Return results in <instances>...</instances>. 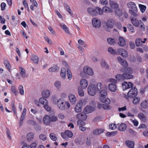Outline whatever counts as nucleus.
Here are the masks:
<instances>
[{
    "label": "nucleus",
    "mask_w": 148,
    "mask_h": 148,
    "mask_svg": "<svg viewBox=\"0 0 148 148\" xmlns=\"http://www.w3.org/2000/svg\"><path fill=\"white\" fill-rule=\"evenodd\" d=\"M57 105L59 109L61 110L69 108L70 107V103L63 98L58 99L57 102Z\"/></svg>",
    "instance_id": "obj_1"
},
{
    "label": "nucleus",
    "mask_w": 148,
    "mask_h": 148,
    "mask_svg": "<svg viewBox=\"0 0 148 148\" xmlns=\"http://www.w3.org/2000/svg\"><path fill=\"white\" fill-rule=\"evenodd\" d=\"M87 12L90 14L94 16H97L98 14H103L102 9L99 7H96L95 8H88L87 9Z\"/></svg>",
    "instance_id": "obj_2"
},
{
    "label": "nucleus",
    "mask_w": 148,
    "mask_h": 148,
    "mask_svg": "<svg viewBox=\"0 0 148 148\" xmlns=\"http://www.w3.org/2000/svg\"><path fill=\"white\" fill-rule=\"evenodd\" d=\"M114 23L115 21L113 19H110L107 22L106 25L104 26V27L106 31L110 32L113 27Z\"/></svg>",
    "instance_id": "obj_3"
},
{
    "label": "nucleus",
    "mask_w": 148,
    "mask_h": 148,
    "mask_svg": "<svg viewBox=\"0 0 148 148\" xmlns=\"http://www.w3.org/2000/svg\"><path fill=\"white\" fill-rule=\"evenodd\" d=\"M40 102L44 105V107L45 109L47 111H50L51 110V108L48 105V103L47 101L43 98H41L39 99Z\"/></svg>",
    "instance_id": "obj_4"
},
{
    "label": "nucleus",
    "mask_w": 148,
    "mask_h": 148,
    "mask_svg": "<svg viewBox=\"0 0 148 148\" xmlns=\"http://www.w3.org/2000/svg\"><path fill=\"white\" fill-rule=\"evenodd\" d=\"M138 94V90L136 87L132 88L127 93L128 97L132 98L135 97Z\"/></svg>",
    "instance_id": "obj_5"
},
{
    "label": "nucleus",
    "mask_w": 148,
    "mask_h": 148,
    "mask_svg": "<svg viewBox=\"0 0 148 148\" xmlns=\"http://www.w3.org/2000/svg\"><path fill=\"white\" fill-rule=\"evenodd\" d=\"M96 90L95 86L93 84L89 85L88 88V94L91 96H94L96 94Z\"/></svg>",
    "instance_id": "obj_6"
},
{
    "label": "nucleus",
    "mask_w": 148,
    "mask_h": 148,
    "mask_svg": "<svg viewBox=\"0 0 148 148\" xmlns=\"http://www.w3.org/2000/svg\"><path fill=\"white\" fill-rule=\"evenodd\" d=\"M133 84L131 82H124L122 84V87L124 90L132 88Z\"/></svg>",
    "instance_id": "obj_7"
},
{
    "label": "nucleus",
    "mask_w": 148,
    "mask_h": 148,
    "mask_svg": "<svg viewBox=\"0 0 148 148\" xmlns=\"http://www.w3.org/2000/svg\"><path fill=\"white\" fill-rule=\"evenodd\" d=\"M131 21L132 24L136 27H138L140 24H142V21L141 20H138L137 19L133 17L131 18Z\"/></svg>",
    "instance_id": "obj_8"
},
{
    "label": "nucleus",
    "mask_w": 148,
    "mask_h": 148,
    "mask_svg": "<svg viewBox=\"0 0 148 148\" xmlns=\"http://www.w3.org/2000/svg\"><path fill=\"white\" fill-rule=\"evenodd\" d=\"M84 72L86 74L91 76L93 74L92 69L88 66H86L83 68Z\"/></svg>",
    "instance_id": "obj_9"
},
{
    "label": "nucleus",
    "mask_w": 148,
    "mask_h": 148,
    "mask_svg": "<svg viewBox=\"0 0 148 148\" xmlns=\"http://www.w3.org/2000/svg\"><path fill=\"white\" fill-rule=\"evenodd\" d=\"M92 25L95 28L99 27L101 25V21L96 18H93L92 20Z\"/></svg>",
    "instance_id": "obj_10"
},
{
    "label": "nucleus",
    "mask_w": 148,
    "mask_h": 148,
    "mask_svg": "<svg viewBox=\"0 0 148 148\" xmlns=\"http://www.w3.org/2000/svg\"><path fill=\"white\" fill-rule=\"evenodd\" d=\"M83 103L81 101H79L76 105L75 108V110L77 113L80 112L82 110Z\"/></svg>",
    "instance_id": "obj_11"
},
{
    "label": "nucleus",
    "mask_w": 148,
    "mask_h": 148,
    "mask_svg": "<svg viewBox=\"0 0 148 148\" xmlns=\"http://www.w3.org/2000/svg\"><path fill=\"white\" fill-rule=\"evenodd\" d=\"M76 117L78 120L85 121L87 118V116L86 114L84 112H81L77 114Z\"/></svg>",
    "instance_id": "obj_12"
},
{
    "label": "nucleus",
    "mask_w": 148,
    "mask_h": 148,
    "mask_svg": "<svg viewBox=\"0 0 148 148\" xmlns=\"http://www.w3.org/2000/svg\"><path fill=\"white\" fill-rule=\"evenodd\" d=\"M118 54H121L123 57L126 58L128 56L127 51L125 50L119 48L118 49Z\"/></svg>",
    "instance_id": "obj_13"
},
{
    "label": "nucleus",
    "mask_w": 148,
    "mask_h": 148,
    "mask_svg": "<svg viewBox=\"0 0 148 148\" xmlns=\"http://www.w3.org/2000/svg\"><path fill=\"white\" fill-rule=\"evenodd\" d=\"M117 60L120 62V64L124 68L128 66V64L127 62L120 57H118Z\"/></svg>",
    "instance_id": "obj_14"
},
{
    "label": "nucleus",
    "mask_w": 148,
    "mask_h": 148,
    "mask_svg": "<svg viewBox=\"0 0 148 148\" xmlns=\"http://www.w3.org/2000/svg\"><path fill=\"white\" fill-rule=\"evenodd\" d=\"M108 88L110 91L113 92L116 91L117 89L116 85L115 84L113 83H110L109 84Z\"/></svg>",
    "instance_id": "obj_15"
},
{
    "label": "nucleus",
    "mask_w": 148,
    "mask_h": 148,
    "mask_svg": "<svg viewBox=\"0 0 148 148\" xmlns=\"http://www.w3.org/2000/svg\"><path fill=\"white\" fill-rule=\"evenodd\" d=\"M110 5L112 8L114 9V10L119 8V5L116 2L110 0Z\"/></svg>",
    "instance_id": "obj_16"
},
{
    "label": "nucleus",
    "mask_w": 148,
    "mask_h": 148,
    "mask_svg": "<svg viewBox=\"0 0 148 148\" xmlns=\"http://www.w3.org/2000/svg\"><path fill=\"white\" fill-rule=\"evenodd\" d=\"M80 85L82 89H85L88 86V81L85 79H82L80 81Z\"/></svg>",
    "instance_id": "obj_17"
},
{
    "label": "nucleus",
    "mask_w": 148,
    "mask_h": 148,
    "mask_svg": "<svg viewBox=\"0 0 148 148\" xmlns=\"http://www.w3.org/2000/svg\"><path fill=\"white\" fill-rule=\"evenodd\" d=\"M117 126L118 130L121 131L125 130L127 127L126 124L123 123L117 124Z\"/></svg>",
    "instance_id": "obj_18"
},
{
    "label": "nucleus",
    "mask_w": 148,
    "mask_h": 148,
    "mask_svg": "<svg viewBox=\"0 0 148 148\" xmlns=\"http://www.w3.org/2000/svg\"><path fill=\"white\" fill-rule=\"evenodd\" d=\"M44 124L46 125H49L51 122V118L49 116L45 115L43 119Z\"/></svg>",
    "instance_id": "obj_19"
},
{
    "label": "nucleus",
    "mask_w": 148,
    "mask_h": 148,
    "mask_svg": "<svg viewBox=\"0 0 148 148\" xmlns=\"http://www.w3.org/2000/svg\"><path fill=\"white\" fill-rule=\"evenodd\" d=\"M121 71L123 73H127L130 74L133 73L132 69L130 68H125L121 69Z\"/></svg>",
    "instance_id": "obj_20"
},
{
    "label": "nucleus",
    "mask_w": 148,
    "mask_h": 148,
    "mask_svg": "<svg viewBox=\"0 0 148 148\" xmlns=\"http://www.w3.org/2000/svg\"><path fill=\"white\" fill-rule=\"evenodd\" d=\"M69 98L72 104L75 103L76 101V99L75 95L73 94H70L69 96Z\"/></svg>",
    "instance_id": "obj_21"
},
{
    "label": "nucleus",
    "mask_w": 148,
    "mask_h": 148,
    "mask_svg": "<svg viewBox=\"0 0 148 148\" xmlns=\"http://www.w3.org/2000/svg\"><path fill=\"white\" fill-rule=\"evenodd\" d=\"M119 42L118 44L121 47H124L126 44L124 38L120 36L119 38Z\"/></svg>",
    "instance_id": "obj_22"
},
{
    "label": "nucleus",
    "mask_w": 148,
    "mask_h": 148,
    "mask_svg": "<svg viewBox=\"0 0 148 148\" xmlns=\"http://www.w3.org/2000/svg\"><path fill=\"white\" fill-rule=\"evenodd\" d=\"M127 5L129 8L132 9L135 11L136 10V6L134 3L132 2H129L127 3Z\"/></svg>",
    "instance_id": "obj_23"
},
{
    "label": "nucleus",
    "mask_w": 148,
    "mask_h": 148,
    "mask_svg": "<svg viewBox=\"0 0 148 148\" xmlns=\"http://www.w3.org/2000/svg\"><path fill=\"white\" fill-rule=\"evenodd\" d=\"M99 99L101 102L105 103L107 105H109L111 102V101L109 98L105 97L99 98Z\"/></svg>",
    "instance_id": "obj_24"
},
{
    "label": "nucleus",
    "mask_w": 148,
    "mask_h": 148,
    "mask_svg": "<svg viewBox=\"0 0 148 148\" xmlns=\"http://www.w3.org/2000/svg\"><path fill=\"white\" fill-rule=\"evenodd\" d=\"M99 99L101 102L105 103L107 105H109L111 102V101L109 98L105 97L99 98Z\"/></svg>",
    "instance_id": "obj_25"
},
{
    "label": "nucleus",
    "mask_w": 148,
    "mask_h": 148,
    "mask_svg": "<svg viewBox=\"0 0 148 148\" xmlns=\"http://www.w3.org/2000/svg\"><path fill=\"white\" fill-rule=\"evenodd\" d=\"M19 69L20 71V73L22 77L23 78L27 77V76L26 75L25 69L21 67H19Z\"/></svg>",
    "instance_id": "obj_26"
},
{
    "label": "nucleus",
    "mask_w": 148,
    "mask_h": 148,
    "mask_svg": "<svg viewBox=\"0 0 148 148\" xmlns=\"http://www.w3.org/2000/svg\"><path fill=\"white\" fill-rule=\"evenodd\" d=\"M125 143L127 145L129 148H134V142L130 140H127L125 141Z\"/></svg>",
    "instance_id": "obj_27"
},
{
    "label": "nucleus",
    "mask_w": 148,
    "mask_h": 148,
    "mask_svg": "<svg viewBox=\"0 0 148 148\" xmlns=\"http://www.w3.org/2000/svg\"><path fill=\"white\" fill-rule=\"evenodd\" d=\"M31 60L35 64H37L39 61V59L38 57L34 54L32 55Z\"/></svg>",
    "instance_id": "obj_28"
},
{
    "label": "nucleus",
    "mask_w": 148,
    "mask_h": 148,
    "mask_svg": "<svg viewBox=\"0 0 148 148\" xmlns=\"http://www.w3.org/2000/svg\"><path fill=\"white\" fill-rule=\"evenodd\" d=\"M102 10L103 12H104L106 13H109L112 12V9L110 8L107 6L103 7Z\"/></svg>",
    "instance_id": "obj_29"
},
{
    "label": "nucleus",
    "mask_w": 148,
    "mask_h": 148,
    "mask_svg": "<svg viewBox=\"0 0 148 148\" xmlns=\"http://www.w3.org/2000/svg\"><path fill=\"white\" fill-rule=\"evenodd\" d=\"M108 51L111 54L113 55H116L118 54V49L116 51L111 47H110L108 48Z\"/></svg>",
    "instance_id": "obj_30"
},
{
    "label": "nucleus",
    "mask_w": 148,
    "mask_h": 148,
    "mask_svg": "<svg viewBox=\"0 0 148 148\" xmlns=\"http://www.w3.org/2000/svg\"><path fill=\"white\" fill-rule=\"evenodd\" d=\"M138 117L141 121L144 122L147 120V117L143 113L139 114H138Z\"/></svg>",
    "instance_id": "obj_31"
},
{
    "label": "nucleus",
    "mask_w": 148,
    "mask_h": 148,
    "mask_svg": "<svg viewBox=\"0 0 148 148\" xmlns=\"http://www.w3.org/2000/svg\"><path fill=\"white\" fill-rule=\"evenodd\" d=\"M100 92V98H102L105 97L107 95V92L105 90H102L99 92Z\"/></svg>",
    "instance_id": "obj_32"
},
{
    "label": "nucleus",
    "mask_w": 148,
    "mask_h": 148,
    "mask_svg": "<svg viewBox=\"0 0 148 148\" xmlns=\"http://www.w3.org/2000/svg\"><path fill=\"white\" fill-rule=\"evenodd\" d=\"M50 94V92L48 90H44L42 92V97L45 98L48 97Z\"/></svg>",
    "instance_id": "obj_33"
},
{
    "label": "nucleus",
    "mask_w": 148,
    "mask_h": 148,
    "mask_svg": "<svg viewBox=\"0 0 148 148\" xmlns=\"http://www.w3.org/2000/svg\"><path fill=\"white\" fill-rule=\"evenodd\" d=\"M140 106L144 108H148V99L143 101L141 103Z\"/></svg>",
    "instance_id": "obj_34"
},
{
    "label": "nucleus",
    "mask_w": 148,
    "mask_h": 148,
    "mask_svg": "<svg viewBox=\"0 0 148 148\" xmlns=\"http://www.w3.org/2000/svg\"><path fill=\"white\" fill-rule=\"evenodd\" d=\"M34 137V134L31 132L28 134L27 136V140L28 141H30L33 139Z\"/></svg>",
    "instance_id": "obj_35"
},
{
    "label": "nucleus",
    "mask_w": 148,
    "mask_h": 148,
    "mask_svg": "<svg viewBox=\"0 0 148 148\" xmlns=\"http://www.w3.org/2000/svg\"><path fill=\"white\" fill-rule=\"evenodd\" d=\"M104 131V130L103 129H96L93 130V133L94 135H97L102 133Z\"/></svg>",
    "instance_id": "obj_36"
},
{
    "label": "nucleus",
    "mask_w": 148,
    "mask_h": 148,
    "mask_svg": "<svg viewBox=\"0 0 148 148\" xmlns=\"http://www.w3.org/2000/svg\"><path fill=\"white\" fill-rule=\"evenodd\" d=\"M138 10L136 8V10H134L133 9H130L129 10V13L132 15L134 17H136L138 16V15L136 14Z\"/></svg>",
    "instance_id": "obj_37"
},
{
    "label": "nucleus",
    "mask_w": 148,
    "mask_h": 148,
    "mask_svg": "<svg viewBox=\"0 0 148 148\" xmlns=\"http://www.w3.org/2000/svg\"><path fill=\"white\" fill-rule=\"evenodd\" d=\"M60 25L63 29L64 30L66 33L67 34H69L70 33L67 27L65 24L62 23H60Z\"/></svg>",
    "instance_id": "obj_38"
},
{
    "label": "nucleus",
    "mask_w": 148,
    "mask_h": 148,
    "mask_svg": "<svg viewBox=\"0 0 148 148\" xmlns=\"http://www.w3.org/2000/svg\"><path fill=\"white\" fill-rule=\"evenodd\" d=\"M115 14L119 16H121L122 15V12L121 9L119 8L116 10H114Z\"/></svg>",
    "instance_id": "obj_39"
},
{
    "label": "nucleus",
    "mask_w": 148,
    "mask_h": 148,
    "mask_svg": "<svg viewBox=\"0 0 148 148\" xmlns=\"http://www.w3.org/2000/svg\"><path fill=\"white\" fill-rule=\"evenodd\" d=\"M115 77L117 80H119L122 81L124 79V75H123V74H117L115 76Z\"/></svg>",
    "instance_id": "obj_40"
},
{
    "label": "nucleus",
    "mask_w": 148,
    "mask_h": 148,
    "mask_svg": "<svg viewBox=\"0 0 148 148\" xmlns=\"http://www.w3.org/2000/svg\"><path fill=\"white\" fill-rule=\"evenodd\" d=\"M107 40L108 43L110 45H113L116 43L115 40L112 38H108Z\"/></svg>",
    "instance_id": "obj_41"
},
{
    "label": "nucleus",
    "mask_w": 148,
    "mask_h": 148,
    "mask_svg": "<svg viewBox=\"0 0 148 148\" xmlns=\"http://www.w3.org/2000/svg\"><path fill=\"white\" fill-rule=\"evenodd\" d=\"M101 66L102 67L106 69H108L109 68V66L104 60L102 61L101 62Z\"/></svg>",
    "instance_id": "obj_42"
},
{
    "label": "nucleus",
    "mask_w": 148,
    "mask_h": 148,
    "mask_svg": "<svg viewBox=\"0 0 148 148\" xmlns=\"http://www.w3.org/2000/svg\"><path fill=\"white\" fill-rule=\"evenodd\" d=\"M102 84L100 82L98 83L96 86V90L98 92L102 89Z\"/></svg>",
    "instance_id": "obj_43"
},
{
    "label": "nucleus",
    "mask_w": 148,
    "mask_h": 148,
    "mask_svg": "<svg viewBox=\"0 0 148 148\" xmlns=\"http://www.w3.org/2000/svg\"><path fill=\"white\" fill-rule=\"evenodd\" d=\"M123 74V75L124 79H132L133 78V76L132 75L127 73H124Z\"/></svg>",
    "instance_id": "obj_44"
},
{
    "label": "nucleus",
    "mask_w": 148,
    "mask_h": 148,
    "mask_svg": "<svg viewBox=\"0 0 148 148\" xmlns=\"http://www.w3.org/2000/svg\"><path fill=\"white\" fill-rule=\"evenodd\" d=\"M142 43V39L141 38H138L135 40V44L137 47L141 46Z\"/></svg>",
    "instance_id": "obj_45"
},
{
    "label": "nucleus",
    "mask_w": 148,
    "mask_h": 148,
    "mask_svg": "<svg viewBox=\"0 0 148 148\" xmlns=\"http://www.w3.org/2000/svg\"><path fill=\"white\" fill-rule=\"evenodd\" d=\"M138 6L141 12L142 13L144 12L146 9V6L141 4H139Z\"/></svg>",
    "instance_id": "obj_46"
},
{
    "label": "nucleus",
    "mask_w": 148,
    "mask_h": 148,
    "mask_svg": "<svg viewBox=\"0 0 148 148\" xmlns=\"http://www.w3.org/2000/svg\"><path fill=\"white\" fill-rule=\"evenodd\" d=\"M75 142L77 143L80 144H82L84 143V141L82 140V138L80 137H78L75 138Z\"/></svg>",
    "instance_id": "obj_47"
},
{
    "label": "nucleus",
    "mask_w": 148,
    "mask_h": 148,
    "mask_svg": "<svg viewBox=\"0 0 148 148\" xmlns=\"http://www.w3.org/2000/svg\"><path fill=\"white\" fill-rule=\"evenodd\" d=\"M59 68L57 66H54L49 69V71L50 72H55Z\"/></svg>",
    "instance_id": "obj_48"
},
{
    "label": "nucleus",
    "mask_w": 148,
    "mask_h": 148,
    "mask_svg": "<svg viewBox=\"0 0 148 148\" xmlns=\"http://www.w3.org/2000/svg\"><path fill=\"white\" fill-rule=\"evenodd\" d=\"M50 138L53 141H55L57 139V137L56 134L53 133H51L49 135Z\"/></svg>",
    "instance_id": "obj_49"
},
{
    "label": "nucleus",
    "mask_w": 148,
    "mask_h": 148,
    "mask_svg": "<svg viewBox=\"0 0 148 148\" xmlns=\"http://www.w3.org/2000/svg\"><path fill=\"white\" fill-rule=\"evenodd\" d=\"M64 8L71 15H72L73 14L71 11V10L70 8V7L68 6L66 4H65L64 5Z\"/></svg>",
    "instance_id": "obj_50"
},
{
    "label": "nucleus",
    "mask_w": 148,
    "mask_h": 148,
    "mask_svg": "<svg viewBox=\"0 0 148 148\" xmlns=\"http://www.w3.org/2000/svg\"><path fill=\"white\" fill-rule=\"evenodd\" d=\"M66 135L69 138H71L73 135V133L71 131L69 130L65 131Z\"/></svg>",
    "instance_id": "obj_51"
},
{
    "label": "nucleus",
    "mask_w": 148,
    "mask_h": 148,
    "mask_svg": "<svg viewBox=\"0 0 148 148\" xmlns=\"http://www.w3.org/2000/svg\"><path fill=\"white\" fill-rule=\"evenodd\" d=\"M127 27L129 30L131 31V32H134V27L131 24H128L127 25Z\"/></svg>",
    "instance_id": "obj_52"
},
{
    "label": "nucleus",
    "mask_w": 148,
    "mask_h": 148,
    "mask_svg": "<svg viewBox=\"0 0 148 148\" xmlns=\"http://www.w3.org/2000/svg\"><path fill=\"white\" fill-rule=\"evenodd\" d=\"M18 89L21 95H23L24 94V91L23 90V87L22 85H20L18 87Z\"/></svg>",
    "instance_id": "obj_53"
},
{
    "label": "nucleus",
    "mask_w": 148,
    "mask_h": 148,
    "mask_svg": "<svg viewBox=\"0 0 148 148\" xmlns=\"http://www.w3.org/2000/svg\"><path fill=\"white\" fill-rule=\"evenodd\" d=\"M11 90L12 92L14 93L15 95H17L18 91L16 90V88L14 86H12V87L11 88Z\"/></svg>",
    "instance_id": "obj_54"
},
{
    "label": "nucleus",
    "mask_w": 148,
    "mask_h": 148,
    "mask_svg": "<svg viewBox=\"0 0 148 148\" xmlns=\"http://www.w3.org/2000/svg\"><path fill=\"white\" fill-rule=\"evenodd\" d=\"M29 125H32L33 126H35V125H36L37 123L32 120H29L27 121Z\"/></svg>",
    "instance_id": "obj_55"
},
{
    "label": "nucleus",
    "mask_w": 148,
    "mask_h": 148,
    "mask_svg": "<svg viewBox=\"0 0 148 148\" xmlns=\"http://www.w3.org/2000/svg\"><path fill=\"white\" fill-rule=\"evenodd\" d=\"M140 98L138 97L134 98L133 100V103L135 105H137L139 103Z\"/></svg>",
    "instance_id": "obj_56"
},
{
    "label": "nucleus",
    "mask_w": 148,
    "mask_h": 148,
    "mask_svg": "<svg viewBox=\"0 0 148 148\" xmlns=\"http://www.w3.org/2000/svg\"><path fill=\"white\" fill-rule=\"evenodd\" d=\"M83 120H78L77 122V125L79 126H83L85 124V123L83 121Z\"/></svg>",
    "instance_id": "obj_57"
},
{
    "label": "nucleus",
    "mask_w": 148,
    "mask_h": 148,
    "mask_svg": "<svg viewBox=\"0 0 148 148\" xmlns=\"http://www.w3.org/2000/svg\"><path fill=\"white\" fill-rule=\"evenodd\" d=\"M90 108V107L87 106L85 108L84 111L86 113V114H88L91 112Z\"/></svg>",
    "instance_id": "obj_58"
},
{
    "label": "nucleus",
    "mask_w": 148,
    "mask_h": 148,
    "mask_svg": "<svg viewBox=\"0 0 148 148\" xmlns=\"http://www.w3.org/2000/svg\"><path fill=\"white\" fill-rule=\"evenodd\" d=\"M39 138L42 140L43 141H45L47 139V137L44 134H41L39 136Z\"/></svg>",
    "instance_id": "obj_59"
},
{
    "label": "nucleus",
    "mask_w": 148,
    "mask_h": 148,
    "mask_svg": "<svg viewBox=\"0 0 148 148\" xmlns=\"http://www.w3.org/2000/svg\"><path fill=\"white\" fill-rule=\"evenodd\" d=\"M78 93L79 95L81 97L84 96V94L82 89L81 88H79L78 89Z\"/></svg>",
    "instance_id": "obj_60"
},
{
    "label": "nucleus",
    "mask_w": 148,
    "mask_h": 148,
    "mask_svg": "<svg viewBox=\"0 0 148 148\" xmlns=\"http://www.w3.org/2000/svg\"><path fill=\"white\" fill-rule=\"evenodd\" d=\"M67 73L68 76V79L70 80L72 77V74L71 71L69 69L67 70Z\"/></svg>",
    "instance_id": "obj_61"
},
{
    "label": "nucleus",
    "mask_w": 148,
    "mask_h": 148,
    "mask_svg": "<svg viewBox=\"0 0 148 148\" xmlns=\"http://www.w3.org/2000/svg\"><path fill=\"white\" fill-rule=\"evenodd\" d=\"M4 64L5 66L9 70H10V69L11 66L8 61H5Z\"/></svg>",
    "instance_id": "obj_62"
},
{
    "label": "nucleus",
    "mask_w": 148,
    "mask_h": 148,
    "mask_svg": "<svg viewBox=\"0 0 148 148\" xmlns=\"http://www.w3.org/2000/svg\"><path fill=\"white\" fill-rule=\"evenodd\" d=\"M117 125L114 123H111L109 125L110 128L112 130L115 129L116 128Z\"/></svg>",
    "instance_id": "obj_63"
},
{
    "label": "nucleus",
    "mask_w": 148,
    "mask_h": 148,
    "mask_svg": "<svg viewBox=\"0 0 148 148\" xmlns=\"http://www.w3.org/2000/svg\"><path fill=\"white\" fill-rule=\"evenodd\" d=\"M35 130L37 131H40L41 130V127L40 126L38 125L37 123L36 125H35V126H34Z\"/></svg>",
    "instance_id": "obj_64"
}]
</instances>
